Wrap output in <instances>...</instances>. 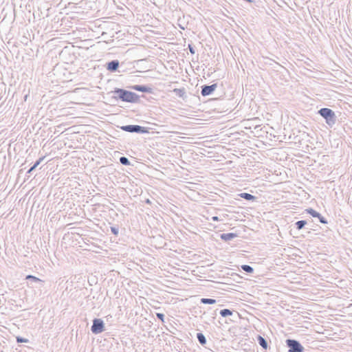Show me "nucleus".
<instances>
[{"label":"nucleus","mask_w":352,"mask_h":352,"mask_svg":"<svg viewBox=\"0 0 352 352\" xmlns=\"http://www.w3.org/2000/svg\"><path fill=\"white\" fill-rule=\"evenodd\" d=\"M217 87V85L216 83H214L210 85H204L201 86V94L203 96H209L213 93V91L216 89Z\"/></svg>","instance_id":"423d86ee"},{"label":"nucleus","mask_w":352,"mask_h":352,"mask_svg":"<svg viewBox=\"0 0 352 352\" xmlns=\"http://www.w3.org/2000/svg\"><path fill=\"white\" fill-rule=\"evenodd\" d=\"M111 231L114 235L118 236L119 233V227L112 226L111 227Z\"/></svg>","instance_id":"4be33fe9"},{"label":"nucleus","mask_w":352,"mask_h":352,"mask_svg":"<svg viewBox=\"0 0 352 352\" xmlns=\"http://www.w3.org/2000/svg\"><path fill=\"white\" fill-rule=\"evenodd\" d=\"M91 331L94 334H99L104 331V323L100 318H94L91 327Z\"/></svg>","instance_id":"39448f33"},{"label":"nucleus","mask_w":352,"mask_h":352,"mask_svg":"<svg viewBox=\"0 0 352 352\" xmlns=\"http://www.w3.org/2000/svg\"><path fill=\"white\" fill-rule=\"evenodd\" d=\"M286 346L288 348L287 352H303L304 347L300 342L294 339H287Z\"/></svg>","instance_id":"7ed1b4c3"},{"label":"nucleus","mask_w":352,"mask_h":352,"mask_svg":"<svg viewBox=\"0 0 352 352\" xmlns=\"http://www.w3.org/2000/svg\"><path fill=\"white\" fill-rule=\"evenodd\" d=\"M36 167H35L34 165L30 167V168L28 170L27 173H31L33 170L36 169Z\"/></svg>","instance_id":"a878e982"},{"label":"nucleus","mask_w":352,"mask_h":352,"mask_svg":"<svg viewBox=\"0 0 352 352\" xmlns=\"http://www.w3.org/2000/svg\"><path fill=\"white\" fill-rule=\"evenodd\" d=\"M201 303L205 304V305H213L216 303V300L213 298H202L200 300Z\"/></svg>","instance_id":"f3484780"},{"label":"nucleus","mask_w":352,"mask_h":352,"mask_svg":"<svg viewBox=\"0 0 352 352\" xmlns=\"http://www.w3.org/2000/svg\"><path fill=\"white\" fill-rule=\"evenodd\" d=\"M111 93L116 96L112 97L116 100H121L129 103H138L140 102V96L135 92L130 91L122 88H115Z\"/></svg>","instance_id":"f257e3e1"},{"label":"nucleus","mask_w":352,"mask_h":352,"mask_svg":"<svg viewBox=\"0 0 352 352\" xmlns=\"http://www.w3.org/2000/svg\"><path fill=\"white\" fill-rule=\"evenodd\" d=\"M120 129L126 132L144 134L148 132V129L136 124H129L120 126Z\"/></svg>","instance_id":"20e7f679"},{"label":"nucleus","mask_w":352,"mask_h":352,"mask_svg":"<svg viewBox=\"0 0 352 352\" xmlns=\"http://www.w3.org/2000/svg\"><path fill=\"white\" fill-rule=\"evenodd\" d=\"M212 220L214 221H219L220 219H219V218L217 216H213L212 217Z\"/></svg>","instance_id":"bb28decb"},{"label":"nucleus","mask_w":352,"mask_h":352,"mask_svg":"<svg viewBox=\"0 0 352 352\" xmlns=\"http://www.w3.org/2000/svg\"><path fill=\"white\" fill-rule=\"evenodd\" d=\"M219 314L222 317L226 318L229 316H232L233 314V311L229 309H223L220 310Z\"/></svg>","instance_id":"2eb2a0df"},{"label":"nucleus","mask_w":352,"mask_h":352,"mask_svg":"<svg viewBox=\"0 0 352 352\" xmlns=\"http://www.w3.org/2000/svg\"><path fill=\"white\" fill-rule=\"evenodd\" d=\"M173 92L175 94L176 96H179V98L184 100L187 97L186 89L184 87L180 89L175 88L173 90Z\"/></svg>","instance_id":"9b49d317"},{"label":"nucleus","mask_w":352,"mask_h":352,"mask_svg":"<svg viewBox=\"0 0 352 352\" xmlns=\"http://www.w3.org/2000/svg\"><path fill=\"white\" fill-rule=\"evenodd\" d=\"M119 160L120 164H122V165L129 166L131 164L129 160L126 157L122 156L120 157Z\"/></svg>","instance_id":"aec40b11"},{"label":"nucleus","mask_w":352,"mask_h":352,"mask_svg":"<svg viewBox=\"0 0 352 352\" xmlns=\"http://www.w3.org/2000/svg\"><path fill=\"white\" fill-rule=\"evenodd\" d=\"M156 316L157 318L160 320L162 322H164V314H162V313H157L156 314Z\"/></svg>","instance_id":"5701e85b"},{"label":"nucleus","mask_w":352,"mask_h":352,"mask_svg":"<svg viewBox=\"0 0 352 352\" xmlns=\"http://www.w3.org/2000/svg\"><path fill=\"white\" fill-rule=\"evenodd\" d=\"M120 63L118 60H113L107 63L106 68L111 72H115L119 67Z\"/></svg>","instance_id":"1a4fd4ad"},{"label":"nucleus","mask_w":352,"mask_h":352,"mask_svg":"<svg viewBox=\"0 0 352 352\" xmlns=\"http://www.w3.org/2000/svg\"><path fill=\"white\" fill-rule=\"evenodd\" d=\"M197 338L199 341V342L201 344V345H205L206 344V338L205 337V336L202 333H197Z\"/></svg>","instance_id":"dca6fc26"},{"label":"nucleus","mask_w":352,"mask_h":352,"mask_svg":"<svg viewBox=\"0 0 352 352\" xmlns=\"http://www.w3.org/2000/svg\"><path fill=\"white\" fill-rule=\"evenodd\" d=\"M318 114L325 120L326 124L329 127H332L336 123L337 116L335 112L329 108H321L318 111Z\"/></svg>","instance_id":"f03ea898"},{"label":"nucleus","mask_w":352,"mask_h":352,"mask_svg":"<svg viewBox=\"0 0 352 352\" xmlns=\"http://www.w3.org/2000/svg\"><path fill=\"white\" fill-rule=\"evenodd\" d=\"M25 280L30 281L31 283H43V281L40 278L33 276V275H27L25 277Z\"/></svg>","instance_id":"4468645a"},{"label":"nucleus","mask_w":352,"mask_h":352,"mask_svg":"<svg viewBox=\"0 0 352 352\" xmlns=\"http://www.w3.org/2000/svg\"><path fill=\"white\" fill-rule=\"evenodd\" d=\"M44 159H45V156L40 157L38 160H36L35 162V163L34 164V166L35 167H37L43 161Z\"/></svg>","instance_id":"b1692460"},{"label":"nucleus","mask_w":352,"mask_h":352,"mask_svg":"<svg viewBox=\"0 0 352 352\" xmlns=\"http://www.w3.org/2000/svg\"><path fill=\"white\" fill-rule=\"evenodd\" d=\"M257 341L259 345L264 349H267L268 347V344L267 340L262 337L261 336H257Z\"/></svg>","instance_id":"ddd939ff"},{"label":"nucleus","mask_w":352,"mask_h":352,"mask_svg":"<svg viewBox=\"0 0 352 352\" xmlns=\"http://www.w3.org/2000/svg\"><path fill=\"white\" fill-rule=\"evenodd\" d=\"M146 203H150L149 199H147V200H146Z\"/></svg>","instance_id":"cd10ccee"},{"label":"nucleus","mask_w":352,"mask_h":352,"mask_svg":"<svg viewBox=\"0 0 352 352\" xmlns=\"http://www.w3.org/2000/svg\"><path fill=\"white\" fill-rule=\"evenodd\" d=\"M16 340L17 343H27L29 342L28 339L22 338L21 336H17L16 338Z\"/></svg>","instance_id":"412c9836"},{"label":"nucleus","mask_w":352,"mask_h":352,"mask_svg":"<svg viewBox=\"0 0 352 352\" xmlns=\"http://www.w3.org/2000/svg\"><path fill=\"white\" fill-rule=\"evenodd\" d=\"M307 224V221L305 220H300L296 222L295 225L298 230L302 229L305 225Z\"/></svg>","instance_id":"a211bd4d"},{"label":"nucleus","mask_w":352,"mask_h":352,"mask_svg":"<svg viewBox=\"0 0 352 352\" xmlns=\"http://www.w3.org/2000/svg\"><path fill=\"white\" fill-rule=\"evenodd\" d=\"M306 212L307 214H310L313 217L318 218L321 223H328L327 220L323 216H322L320 213L314 210L313 208H309L308 209H306Z\"/></svg>","instance_id":"0eeeda50"},{"label":"nucleus","mask_w":352,"mask_h":352,"mask_svg":"<svg viewBox=\"0 0 352 352\" xmlns=\"http://www.w3.org/2000/svg\"><path fill=\"white\" fill-rule=\"evenodd\" d=\"M130 88L133 90L151 94L153 93V89L147 85H134L130 87Z\"/></svg>","instance_id":"6e6552de"},{"label":"nucleus","mask_w":352,"mask_h":352,"mask_svg":"<svg viewBox=\"0 0 352 352\" xmlns=\"http://www.w3.org/2000/svg\"><path fill=\"white\" fill-rule=\"evenodd\" d=\"M241 269L244 272L249 273V274H252L254 272V268L249 265H242Z\"/></svg>","instance_id":"6ab92c4d"},{"label":"nucleus","mask_w":352,"mask_h":352,"mask_svg":"<svg viewBox=\"0 0 352 352\" xmlns=\"http://www.w3.org/2000/svg\"><path fill=\"white\" fill-rule=\"evenodd\" d=\"M237 236V234L233 232L223 233L220 234V239L224 241H231Z\"/></svg>","instance_id":"9d476101"},{"label":"nucleus","mask_w":352,"mask_h":352,"mask_svg":"<svg viewBox=\"0 0 352 352\" xmlns=\"http://www.w3.org/2000/svg\"><path fill=\"white\" fill-rule=\"evenodd\" d=\"M238 196L247 201H255L257 199L256 197L247 192H241L238 194Z\"/></svg>","instance_id":"f8f14e48"},{"label":"nucleus","mask_w":352,"mask_h":352,"mask_svg":"<svg viewBox=\"0 0 352 352\" xmlns=\"http://www.w3.org/2000/svg\"><path fill=\"white\" fill-rule=\"evenodd\" d=\"M188 48L190 54H195V48H194V47L191 44H188Z\"/></svg>","instance_id":"393cba45"}]
</instances>
